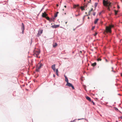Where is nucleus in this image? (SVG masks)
<instances>
[{
  "instance_id": "a18cd8bd",
  "label": "nucleus",
  "mask_w": 122,
  "mask_h": 122,
  "mask_svg": "<svg viewBox=\"0 0 122 122\" xmlns=\"http://www.w3.org/2000/svg\"><path fill=\"white\" fill-rule=\"evenodd\" d=\"M121 0V1H122V0Z\"/></svg>"
},
{
  "instance_id": "c03bdc74",
  "label": "nucleus",
  "mask_w": 122,
  "mask_h": 122,
  "mask_svg": "<svg viewBox=\"0 0 122 122\" xmlns=\"http://www.w3.org/2000/svg\"><path fill=\"white\" fill-rule=\"evenodd\" d=\"M106 61H107V60H106Z\"/></svg>"
},
{
  "instance_id": "b1692460",
  "label": "nucleus",
  "mask_w": 122,
  "mask_h": 122,
  "mask_svg": "<svg viewBox=\"0 0 122 122\" xmlns=\"http://www.w3.org/2000/svg\"><path fill=\"white\" fill-rule=\"evenodd\" d=\"M56 73L58 72V70L57 69L56 70Z\"/></svg>"
},
{
  "instance_id": "c85d7f7f",
  "label": "nucleus",
  "mask_w": 122,
  "mask_h": 122,
  "mask_svg": "<svg viewBox=\"0 0 122 122\" xmlns=\"http://www.w3.org/2000/svg\"><path fill=\"white\" fill-rule=\"evenodd\" d=\"M79 15V14H78V15H75V16H78Z\"/></svg>"
},
{
  "instance_id": "f8f14e48",
  "label": "nucleus",
  "mask_w": 122,
  "mask_h": 122,
  "mask_svg": "<svg viewBox=\"0 0 122 122\" xmlns=\"http://www.w3.org/2000/svg\"><path fill=\"white\" fill-rule=\"evenodd\" d=\"M86 99L88 100L89 101L91 102V99L90 98L86 96Z\"/></svg>"
},
{
  "instance_id": "6e6552de",
  "label": "nucleus",
  "mask_w": 122,
  "mask_h": 122,
  "mask_svg": "<svg viewBox=\"0 0 122 122\" xmlns=\"http://www.w3.org/2000/svg\"><path fill=\"white\" fill-rule=\"evenodd\" d=\"M47 15L46 14V12H44V13H43L42 14V16L43 17H46Z\"/></svg>"
},
{
  "instance_id": "7ed1b4c3",
  "label": "nucleus",
  "mask_w": 122,
  "mask_h": 122,
  "mask_svg": "<svg viewBox=\"0 0 122 122\" xmlns=\"http://www.w3.org/2000/svg\"><path fill=\"white\" fill-rule=\"evenodd\" d=\"M40 53V50H38L37 51H36L34 54V55L35 57H38V56L39 55Z\"/></svg>"
},
{
  "instance_id": "4be33fe9",
  "label": "nucleus",
  "mask_w": 122,
  "mask_h": 122,
  "mask_svg": "<svg viewBox=\"0 0 122 122\" xmlns=\"http://www.w3.org/2000/svg\"><path fill=\"white\" fill-rule=\"evenodd\" d=\"M57 14H55V15H54V17H57Z\"/></svg>"
},
{
  "instance_id": "a878e982",
  "label": "nucleus",
  "mask_w": 122,
  "mask_h": 122,
  "mask_svg": "<svg viewBox=\"0 0 122 122\" xmlns=\"http://www.w3.org/2000/svg\"><path fill=\"white\" fill-rule=\"evenodd\" d=\"M97 32H96L95 34H94V36H95L97 34Z\"/></svg>"
},
{
  "instance_id": "393cba45",
  "label": "nucleus",
  "mask_w": 122,
  "mask_h": 122,
  "mask_svg": "<svg viewBox=\"0 0 122 122\" xmlns=\"http://www.w3.org/2000/svg\"><path fill=\"white\" fill-rule=\"evenodd\" d=\"M95 14H96V13L95 12H93V15L94 16L95 15Z\"/></svg>"
},
{
  "instance_id": "0eeeda50",
  "label": "nucleus",
  "mask_w": 122,
  "mask_h": 122,
  "mask_svg": "<svg viewBox=\"0 0 122 122\" xmlns=\"http://www.w3.org/2000/svg\"><path fill=\"white\" fill-rule=\"evenodd\" d=\"M43 32V30H39L38 33H37V35L38 36H39L41 35L42 34Z\"/></svg>"
},
{
  "instance_id": "4468645a",
  "label": "nucleus",
  "mask_w": 122,
  "mask_h": 122,
  "mask_svg": "<svg viewBox=\"0 0 122 122\" xmlns=\"http://www.w3.org/2000/svg\"><path fill=\"white\" fill-rule=\"evenodd\" d=\"M57 45V44L56 43H55L53 44V47H55Z\"/></svg>"
},
{
  "instance_id": "9d476101",
  "label": "nucleus",
  "mask_w": 122,
  "mask_h": 122,
  "mask_svg": "<svg viewBox=\"0 0 122 122\" xmlns=\"http://www.w3.org/2000/svg\"><path fill=\"white\" fill-rule=\"evenodd\" d=\"M59 25H52L51 26V27L53 28H58L59 27Z\"/></svg>"
},
{
  "instance_id": "2eb2a0df",
  "label": "nucleus",
  "mask_w": 122,
  "mask_h": 122,
  "mask_svg": "<svg viewBox=\"0 0 122 122\" xmlns=\"http://www.w3.org/2000/svg\"><path fill=\"white\" fill-rule=\"evenodd\" d=\"M79 6V5H74V8H76V7H78Z\"/></svg>"
},
{
  "instance_id": "4c0bfd02",
  "label": "nucleus",
  "mask_w": 122,
  "mask_h": 122,
  "mask_svg": "<svg viewBox=\"0 0 122 122\" xmlns=\"http://www.w3.org/2000/svg\"><path fill=\"white\" fill-rule=\"evenodd\" d=\"M58 13V12H57L56 14H57Z\"/></svg>"
},
{
  "instance_id": "7c9ffc66",
  "label": "nucleus",
  "mask_w": 122,
  "mask_h": 122,
  "mask_svg": "<svg viewBox=\"0 0 122 122\" xmlns=\"http://www.w3.org/2000/svg\"><path fill=\"white\" fill-rule=\"evenodd\" d=\"M70 122H75V120L71 121Z\"/></svg>"
},
{
  "instance_id": "1a4fd4ad",
  "label": "nucleus",
  "mask_w": 122,
  "mask_h": 122,
  "mask_svg": "<svg viewBox=\"0 0 122 122\" xmlns=\"http://www.w3.org/2000/svg\"><path fill=\"white\" fill-rule=\"evenodd\" d=\"M55 64H54L51 67L52 69L54 70V71H55Z\"/></svg>"
},
{
  "instance_id": "49530a36",
  "label": "nucleus",
  "mask_w": 122,
  "mask_h": 122,
  "mask_svg": "<svg viewBox=\"0 0 122 122\" xmlns=\"http://www.w3.org/2000/svg\"><path fill=\"white\" fill-rule=\"evenodd\" d=\"M90 1H91V0H90Z\"/></svg>"
},
{
  "instance_id": "aec40b11",
  "label": "nucleus",
  "mask_w": 122,
  "mask_h": 122,
  "mask_svg": "<svg viewBox=\"0 0 122 122\" xmlns=\"http://www.w3.org/2000/svg\"><path fill=\"white\" fill-rule=\"evenodd\" d=\"M102 60V59L101 58H98L97 59V61H101Z\"/></svg>"
},
{
  "instance_id": "a211bd4d",
  "label": "nucleus",
  "mask_w": 122,
  "mask_h": 122,
  "mask_svg": "<svg viewBox=\"0 0 122 122\" xmlns=\"http://www.w3.org/2000/svg\"><path fill=\"white\" fill-rule=\"evenodd\" d=\"M114 11L115 12V15H116L117 14V13L118 12V10H114Z\"/></svg>"
},
{
  "instance_id": "72a5a7b5",
  "label": "nucleus",
  "mask_w": 122,
  "mask_h": 122,
  "mask_svg": "<svg viewBox=\"0 0 122 122\" xmlns=\"http://www.w3.org/2000/svg\"><path fill=\"white\" fill-rule=\"evenodd\" d=\"M64 7L65 8H66V5H65V6H64Z\"/></svg>"
},
{
  "instance_id": "6ab92c4d",
  "label": "nucleus",
  "mask_w": 122,
  "mask_h": 122,
  "mask_svg": "<svg viewBox=\"0 0 122 122\" xmlns=\"http://www.w3.org/2000/svg\"><path fill=\"white\" fill-rule=\"evenodd\" d=\"M81 10L82 11L84 10V7H83L82 6H81Z\"/></svg>"
},
{
  "instance_id": "20e7f679",
  "label": "nucleus",
  "mask_w": 122,
  "mask_h": 122,
  "mask_svg": "<svg viewBox=\"0 0 122 122\" xmlns=\"http://www.w3.org/2000/svg\"><path fill=\"white\" fill-rule=\"evenodd\" d=\"M66 86H67L69 87H71L72 89H74V88L72 84L69 82H68L66 83Z\"/></svg>"
},
{
  "instance_id": "5701e85b",
  "label": "nucleus",
  "mask_w": 122,
  "mask_h": 122,
  "mask_svg": "<svg viewBox=\"0 0 122 122\" xmlns=\"http://www.w3.org/2000/svg\"><path fill=\"white\" fill-rule=\"evenodd\" d=\"M95 26H93L92 27V30H94V29L95 28Z\"/></svg>"
},
{
  "instance_id": "412c9836",
  "label": "nucleus",
  "mask_w": 122,
  "mask_h": 122,
  "mask_svg": "<svg viewBox=\"0 0 122 122\" xmlns=\"http://www.w3.org/2000/svg\"><path fill=\"white\" fill-rule=\"evenodd\" d=\"M47 20H50V18H49V17L48 16H47V17H45Z\"/></svg>"
},
{
  "instance_id": "423d86ee",
  "label": "nucleus",
  "mask_w": 122,
  "mask_h": 122,
  "mask_svg": "<svg viewBox=\"0 0 122 122\" xmlns=\"http://www.w3.org/2000/svg\"><path fill=\"white\" fill-rule=\"evenodd\" d=\"M22 27L21 28V29L22 30V34H23L24 32V30L25 29V27L23 23H22Z\"/></svg>"
},
{
  "instance_id": "bb28decb",
  "label": "nucleus",
  "mask_w": 122,
  "mask_h": 122,
  "mask_svg": "<svg viewBox=\"0 0 122 122\" xmlns=\"http://www.w3.org/2000/svg\"><path fill=\"white\" fill-rule=\"evenodd\" d=\"M112 71L113 72H115V71H114L113 70V67H112Z\"/></svg>"
},
{
  "instance_id": "09e8293b",
  "label": "nucleus",
  "mask_w": 122,
  "mask_h": 122,
  "mask_svg": "<svg viewBox=\"0 0 122 122\" xmlns=\"http://www.w3.org/2000/svg\"><path fill=\"white\" fill-rule=\"evenodd\" d=\"M78 120H80V119H78Z\"/></svg>"
},
{
  "instance_id": "ddd939ff",
  "label": "nucleus",
  "mask_w": 122,
  "mask_h": 122,
  "mask_svg": "<svg viewBox=\"0 0 122 122\" xmlns=\"http://www.w3.org/2000/svg\"><path fill=\"white\" fill-rule=\"evenodd\" d=\"M93 10V8H91V10L89 11V12H88V15H87L88 16V15H90V13H91V12Z\"/></svg>"
},
{
  "instance_id": "39448f33",
  "label": "nucleus",
  "mask_w": 122,
  "mask_h": 122,
  "mask_svg": "<svg viewBox=\"0 0 122 122\" xmlns=\"http://www.w3.org/2000/svg\"><path fill=\"white\" fill-rule=\"evenodd\" d=\"M42 64H39L36 69V71H38V70L42 66Z\"/></svg>"
},
{
  "instance_id": "473e14b6",
  "label": "nucleus",
  "mask_w": 122,
  "mask_h": 122,
  "mask_svg": "<svg viewBox=\"0 0 122 122\" xmlns=\"http://www.w3.org/2000/svg\"><path fill=\"white\" fill-rule=\"evenodd\" d=\"M56 75L57 76H58V73H56Z\"/></svg>"
},
{
  "instance_id": "ea45409f",
  "label": "nucleus",
  "mask_w": 122,
  "mask_h": 122,
  "mask_svg": "<svg viewBox=\"0 0 122 122\" xmlns=\"http://www.w3.org/2000/svg\"><path fill=\"white\" fill-rule=\"evenodd\" d=\"M120 117L122 119V117Z\"/></svg>"
},
{
  "instance_id": "9b49d317",
  "label": "nucleus",
  "mask_w": 122,
  "mask_h": 122,
  "mask_svg": "<svg viewBox=\"0 0 122 122\" xmlns=\"http://www.w3.org/2000/svg\"><path fill=\"white\" fill-rule=\"evenodd\" d=\"M65 77V81L66 82V83L68 82V81L67 78L66 76L64 75Z\"/></svg>"
},
{
  "instance_id": "79ce46f5",
  "label": "nucleus",
  "mask_w": 122,
  "mask_h": 122,
  "mask_svg": "<svg viewBox=\"0 0 122 122\" xmlns=\"http://www.w3.org/2000/svg\"><path fill=\"white\" fill-rule=\"evenodd\" d=\"M121 76H122V73L121 74Z\"/></svg>"
},
{
  "instance_id": "37998d69",
  "label": "nucleus",
  "mask_w": 122,
  "mask_h": 122,
  "mask_svg": "<svg viewBox=\"0 0 122 122\" xmlns=\"http://www.w3.org/2000/svg\"><path fill=\"white\" fill-rule=\"evenodd\" d=\"M80 52H81V53L82 52H81V51H80Z\"/></svg>"
},
{
  "instance_id": "c756f323",
  "label": "nucleus",
  "mask_w": 122,
  "mask_h": 122,
  "mask_svg": "<svg viewBox=\"0 0 122 122\" xmlns=\"http://www.w3.org/2000/svg\"><path fill=\"white\" fill-rule=\"evenodd\" d=\"M92 103L93 105H95V103L93 101H92Z\"/></svg>"
},
{
  "instance_id": "f3484780",
  "label": "nucleus",
  "mask_w": 122,
  "mask_h": 122,
  "mask_svg": "<svg viewBox=\"0 0 122 122\" xmlns=\"http://www.w3.org/2000/svg\"><path fill=\"white\" fill-rule=\"evenodd\" d=\"M96 64H97L95 62L94 63H92V65L93 66H96Z\"/></svg>"
},
{
  "instance_id": "dca6fc26",
  "label": "nucleus",
  "mask_w": 122,
  "mask_h": 122,
  "mask_svg": "<svg viewBox=\"0 0 122 122\" xmlns=\"http://www.w3.org/2000/svg\"><path fill=\"white\" fill-rule=\"evenodd\" d=\"M99 19H96L95 20L94 22V23L95 24H96L98 21Z\"/></svg>"
},
{
  "instance_id": "58836bf2",
  "label": "nucleus",
  "mask_w": 122,
  "mask_h": 122,
  "mask_svg": "<svg viewBox=\"0 0 122 122\" xmlns=\"http://www.w3.org/2000/svg\"><path fill=\"white\" fill-rule=\"evenodd\" d=\"M87 18H88V19H89V17H88Z\"/></svg>"
},
{
  "instance_id": "a19ab883",
  "label": "nucleus",
  "mask_w": 122,
  "mask_h": 122,
  "mask_svg": "<svg viewBox=\"0 0 122 122\" xmlns=\"http://www.w3.org/2000/svg\"><path fill=\"white\" fill-rule=\"evenodd\" d=\"M108 0H107V1H108Z\"/></svg>"
},
{
  "instance_id": "f704fd0d",
  "label": "nucleus",
  "mask_w": 122,
  "mask_h": 122,
  "mask_svg": "<svg viewBox=\"0 0 122 122\" xmlns=\"http://www.w3.org/2000/svg\"><path fill=\"white\" fill-rule=\"evenodd\" d=\"M53 76L54 77H55V75H54V74L53 75Z\"/></svg>"
},
{
  "instance_id": "c9c22d12",
  "label": "nucleus",
  "mask_w": 122,
  "mask_h": 122,
  "mask_svg": "<svg viewBox=\"0 0 122 122\" xmlns=\"http://www.w3.org/2000/svg\"><path fill=\"white\" fill-rule=\"evenodd\" d=\"M67 21H66V22H65V24H67Z\"/></svg>"
},
{
  "instance_id": "f257e3e1",
  "label": "nucleus",
  "mask_w": 122,
  "mask_h": 122,
  "mask_svg": "<svg viewBox=\"0 0 122 122\" xmlns=\"http://www.w3.org/2000/svg\"><path fill=\"white\" fill-rule=\"evenodd\" d=\"M103 3L104 5L108 7L107 9L110 10L109 7L111 6V3L110 2L106 1L105 0H103Z\"/></svg>"
},
{
  "instance_id": "e433bc0d",
  "label": "nucleus",
  "mask_w": 122,
  "mask_h": 122,
  "mask_svg": "<svg viewBox=\"0 0 122 122\" xmlns=\"http://www.w3.org/2000/svg\"><path fill=\"white\" fill-rule=\"evenodd\" d=\"M56 6H59V5L58 4H57L56 5Z\"/></svg>"
},
{
  "instance_id": "cd10ccee",
  "label": "nucleus",
  "mask_w": 122,
  "mask_h": 122,
  "mask_svg": "<svg viewBox=\"0 0 122 122\" xmlns=\"http://www.w3.org/2000/svg\"><path fill=\"white\" fill-rule=\"evenodd\" d=\"M117 8L118 9H119L120 8V7L118 5H117Z\"/></svg>"
},
{
  "instance_id": "f03ea898",
  "label": "nucleus",
  "mask_w": 122,
  "mask_h": 122,
  "mask_svg": "<svg viewBox=\"0 0 122 122\" xmlns=\"http://www.w3.org/2000/svg\"><path fill=\"white\" fill-rule=\"evenodd\" d=\"M114 27L113 25H110L108 26H106V32L107 33H111L112 32L111 28Z\"/></svg>"
},
{
  "instance_id": "2f4dec72",
  "label": "nucleus",
  "mask_w": 122,
  "mask_h": 122,
  "mask_svg": "<svg viewBox=\"0 0 122 122\" xmlns=\"http://www.w3.org/2000/svg\"><path fill=\"white\" fill-rule=\"evenodd\" d=\"M97 3H95V6H97Z\"/></svg>"
},
{
  "instance_id": "de8ad7c7",
  "label": "nucleus",
  "mask_w": 122,
  "mask_h": 122,
  "mask_svg": "<svg viewBox=\"0 0 122 122\" xmlns=\"http://www.w3.org/2000/svg\"><path fill=\"white\" fill-rule=\"evenodd\" d=\"M64 10V9H63V10Z\"/></svg>"
}]
</instances>
